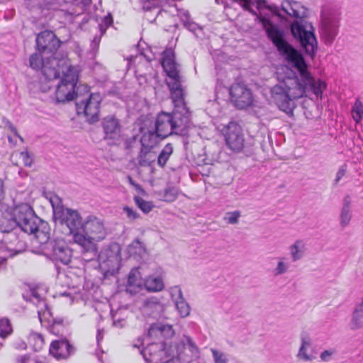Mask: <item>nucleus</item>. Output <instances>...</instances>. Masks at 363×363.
Returning <instances> with one entry per match:
<instances>
[{
    "instance_id": "55",
    "label": "nucleus",
    "mask_w": 363,
    "mask_h": 363,
    "mask_svg": "<svg viewBox=\"0 0 363 363\" xmlns=\"http://www.w3.org/2000/svg\"><path fill=\"white\" fill-rule=\"evenodd\" d=\"M123 211L125 213L127 217L131 220H135L139 217V214L128 206H125L123 208Z\"/></svg>"
},
{
    "instance_id": "62",
    "label": "nucleus",
    "mask_w": 363,
    "mask_h": 363,
    "mask_svg": "<svg viewBox=\"0 0 363 363\" xmlns=\"http://www.w3.org/2000/svg\"><path fill=\"white\" fill-rule=\"evenodd\" d=\"M266 1L264 0H257V8L260 10L266 6Z\"/></svg>"
},
{
    "instance_id": "25",
    "label": "nucleus",
    "mask_w": 363,
    "mask_h": 363,
    "mask_svg": "<svg viewBox=\"0 0 363 363\" xmlns=\"http://www.w3.org/2000/svg\"><path fill=\"white\" fill-rule=\"evenodd\" d=\"M144 284L145 281H143L138 269H132L128 277L126 291L131 294H135L142 289Z\"/></svg>"
},
{
    "instance_id": "38",
    "label": "nucleus",
    "mask_w": 363,
    "mask_h": 363,
    "mask_svg": "<svg viewBox=\"0 0 363 363\" xmlns=\"http://www.w3.org/2000/svg\"><path fill=\"white\" fill-rule=\"evenodd\" d=\"M290 267V263L288 259L285 257L278 258V262L273 272L275 276H280L286 274Z\"/></svg>"
},
{
    "instance_id": "60",
    "label": "nucleus",
    "mask_w": 363,
    "mask_h": 363,
    "mask_svg": "<svg viewBox=\"0 0 363 363\" xmlns=\"http://www.w3.org/2000/svg\"><path fill=\"white\" fill-rule=\"evenodd\" d=\"M100 41H101V37L95 36L94 38L91 45L93 50L95 51L98 49Z\"/></svg>"
},
{
    "instance_id": "6",
    "label": "nucleus",
    "mask_w": 363,
    "mask_h": 363,
    "mask_svg": "<svg viewBox=\"0 0 363 363\" xmlns=\"http://www.w3.org/2000/svg\"><path fill=\"white\" fill-rule=\"evenodd\" d=\"M67 60L63 57L57 58L48 57L39 53H33L29 58L30 66L35 70H41L45 78L51 81L60 77V67L66 64Z\"/></svg>"
},
{
    "instance_id": "32",
    "label": "nucleus",
    "mask_w": 363,
    "mask_h": 363,
    "mask_svg": "<svg viewBox=\"0 0 363 363\" xmlns=\"http://www.w3.org/2000/svg\"><path fill=\"white\" fill-rule=\"evenodd\" d=\"M290 255L293 262H296L303 258L305 254L306 245L303 240H297L289 247Z\"/></svg>"
},
{
    "instance_id": "52",
    "label": "nucleus",
    "mask_w": 363,
    "mask_h": 363,
    "mask_svg": "<svg viewBox=\"0 0 363 363\" xmlns=\"http://www.w3.org/2000/svg\"><path fill=\"white\" fill-rule=\"evenodd\" d=\"M113 23V17L109 13L106 16H105L103 19V24L99 25V28L101 34H104L106 32V28Z\"/></svg>"
},
{
    "instance_id": "19",
    "label": "nucleus",
    "mask_w": 363,
    "mask_h": 363,
    "mask_svg": "<svg viewBox=\"0 0 363 363\" xmlns=\"http://www.w3.org/2000/svg\"><path fill=\"white\" fill-rule=\"evenodd\" d=\"M177 357L189 362L199 357V349L196 342L189 337L184 335L177 346Z\"/></svg>"
},
{
    "instance_id": "14",
    "label": "nucleus",
    "mask_w": 363,
    "mask_h": 363,
    "mask_svg": "<svg viewBox=\"0 0 363 363\" xmlns=\"http://www.w3.org/2000/svg\"><path fill=\"white\" fill-rule=\"evenodd\" d=\"M36 49L38 51L43 55H48V57H58L57 53V50L61 45V40H60L55 34L50 30H44L37 35L36 39Z\"/></svg>"
},
{
    "instance_id": "51",
    "label": "nucleus",
    "mask_w": 363,
    "mask_h": 363,
    "mask_svg": "<svg viewBox=\"0 0 363 363\" xmlns=\"http://www.w3.org/2000/svg\"><path fill=\"white\" fill-rule=\"evenodd\" d=\"M308 348L301 345L297 354L298 358L303 361H312L313 357L308 354Z\"/></svg>"
},
{
    "instance_id": "12",
    "label": "nucleus",
    "mask_w": 363,
    "mask_h": 363,
    "mask_svg": "<svg viewBox=\"0 0 363 363\" xmlns=\"http://www.w3.org/2000/svg\"><path fill=\"white\" fill-rule=\"evenodd\" d=\"M17 227L21 231L28 233H34L38 228V223L41 219L38 217L33 208L28 204L23 203L16 207Z\"/></svg>"
},
{
    "instance_id": "33",
    "label": "nucleus",
    "mask_w": 363,
    "mask_h": 363,
    "mask_svg": "<svg viewBox=\"0 0 363 363\" xmlns=\"http://www.w3.org/2000/svg\"><path fill=\"white\" fill-rule=\"evenodd\" d=\"M35 235L36 238L40 243H44L45 245L47 242L52 239H50V227L47 222L41 220L38 223V230L33 233Z\"/></svg>"
},
{
    "instance_id": "40",
    "label": "nucleus",
    "mask_w": 363,
    "mask_h": 363,
    "mask_svg": "<svg viewBox=\"0 0 363 363\" xmlns=\"http://www.w3.org/2000/svg\"><path fill=\"white\" fill-rule=\"evenodd\" d=\"M175 307L182 318H186L189 315L191 307L185 300L184 297L182 300L174 302Z\"/></svg>"
},
{
    "instance_id": "42",
    "label": "nucleus",
    "mask_w": 363,
    "mask_h": 363,
    "mask_svg": "<svg viewBox=\"0 0 363 363\" xmlns=\"http://www.w3.org/2000/svg\"><path fill=\"white\" fill-rule=\"evenodd\" d=\"M352 116L354 121L358 123L361 121L363 116V104L357 99L352 108Z\"/></svg>"
},
{
    "instance_id": "11",
    "label": "nucleus",
    "mask_w": 363,
    "mask_h": 363,
    "mask_svg": "<svg viewBox=\"0 0 363 363\" xmlns=\"http://www.w3.org/2000/svg\"><path fill=\"white\" fill-rule=\"evenodd\" d=\"M46 255L52 261L68 265L73 257V250L63 239H52L44 247Z\"/></svg>"
},
{
    "instance_id": "13",
    "label": "nucleus",
    "mask_w": 363,
    "mask_h": 363,
    "mask_svg": "<svg viewBox=\"0 0 363 363\" xmlns=\"http://www.w3.org/2000/svg\"><path fill=\"white\" fill-rule=\"evenodd\" d=\"M100 267L108 273L113 274L120 268L121 261V247L113 244L102 250L98 255Z\"/></svg>"
},
{
    "instance_id": "58",
    "label": "nucleus",
    "mask_w": 363,
    "mask_h": 363,
    "mask_svg": "<svg viewBox=\"0 0 363 363\" xmlns=\"http://www.w3.org/2000/svg\"><path fill=\"white\" fill-rule=\"evenodd\" d=\"M301 345L306 347H310L312 344V341L311 337L306 334H302L301 336Z\"/></svg>"
},
{
    "instance_id": "17",
    "label": "nucleus",
    "mask_w": 363,
    "mask_h": 363,
    "mask_svg": "<svg viewBox=\"0 0 363 363\" xmlns=\"http://www.w3.org/2000/svg\"><path fill=\"white\" fill-rule=\"evenodd\" d=\"M102 127L104 138L109 145H117L121 142L122 126L118 118L113 116L105 117L102 121Z\"/></svg>"
},
{
    "instance_id": "39",
    "label": "nucleus",
    "mask_w": 363,
    "mask_h": 363,
    "mask_svg": "<svg viewBox=\"0 0 363 363\" xmlns=\"http://www.w3.org/2000/svg\"><path fill=\"white\" fill-rule=\"evenodd\" d=\"M189 13L188 11H183L181 12V20L183 22L184 26L192 33H195L200 28L199 25L194 21H191Z\"/></svg>"
},
{
    "instance_id": "15",
    "label": "nucleus",
    "mask_w": 363,
    "mask_h": 363,
    "mask_svg": "<svg viewBox=\"0 0 363 363\" xmlns=\"http://www.w3.org/2000/svg\"><path fill=\"white\" fill-rule=\"evenodd\" d=\"M82 233L86 239L96 242L104 240L107 235V231L101 218L89 215L84 220Z\"/></svg>"
},
{
    "instance_id": "7",
    "label": "nucleus",
    "mask_w": 363,
    "mask_h": 363,
    "mask_svg": "<svg viewBox=\"0 0 363 363\" xmlns=\"http://www.w3.org/2000/svg\"><path fill=\"white\" fill-rule=\"evenodd\" d=\"M59 69L60 74L62 72L64 77L57 84L55 97L57 103H65L72 101L74 99V94H76V96L78 95L77 92H75L77 76L74 67L71 66L67 60L66 64Z\"/></svg>"
},
{
    "instance_id": "57",
    "label": "nucleus",
    "mask_w": 363,
    "mask_h": 363,
    "mask_svg": "<svg viewBox=\"0 0 363 363\" xmlns=\"http://www.w3.org/2000/svg\"><path fill=\"white\" fill-rule=\"evenodd\" d=\"M2 122L4 124L5 128H8L15 135H18L17 129L9 119L3 118Z\"/></svg>"
},
{
    "instance_id": "16",
    "label": "nucleus",
    "mask_w": 363,
    "mask_h": 363,
    "mask_svg": "<svg viewBox=\"0 0 363 363\" xmlns=\"http://www.w3.org/2000/svg\"><path fill=\"white\" fill-rule=\"evenodd\" d=\"M222 131L225 143L231 150L239 152L243 149L245 139L240 125L231 121L223 127Z\"/></svg>"
},
{
    "instance_id": "50",
    "label": "nucleus",
    "mask_w": 363,
    "mask_h": 363,
    "mask_svg": "<svg viewBox=\"0 0 363 363\" xmlns=\"http://www.w3.org/2000/svg\"><path fill=\"white\" fill-rule=\"evenodd\" d=\"M347 170V164H344L342 166L340 167L338 169L336 174L335 178L333 181V186H337L340 180L342 179V177L346 174Z\"/></svg>"
},
{
    "instance_id": "56",
    "label": "nucleus",
    "mask_w": 363,
    "mask_h": 363,
    "mask_svg": "<svg viewBox=\"0 0 363 363\" xmlns=\"http://www.w3.org/2000/svg\"><path fill=\"white\" fill-rule=\"evenodd\" d=\"M18 362L19 363H43L30 355H24L18 358Z\"/></svg>"
},
{
    "instance_id": "20",
    "label": "nucleus",
    "mask_w": 363,
    "mask_h": 363,
    "mask_svg": "<svg viewBox=\"0 0 363 363\" xmlns=\"http://www.w3.org/2000/svg\"><path fill=\"white\" fill-rule=\"evenodd\" d=\"M16 207L10 208L6 205L0 206V234L4 235L16 230Z\"/></svg>"
},
{
    "instance_id": "53",
    "label": "nucleus",
    "mask_w": 363,
    "mask_h": 363,
    "mask_svg": "<svg viewBox=\"0 0 363 363\" xmlns=\"http://www.w3.org/2000/svg\"><path fill=\"white\" fill-rule=\"evenodd\" d=\"M335 352V349L325 350L320 353V358L323 362H329Z\"/></svg>"
},
{
    "instance_id": "30",
    "label": "nucleus",
    "mask_w": 363,
    "mask_h": 363,
    "mask_svg": "<svg viewBox=\"0 0 363 363\" xmlns=\"http://www.w3.org/2000/svg\"><path fill=\"white\" fill-rule=\"evenodd\" d=\"M145 308L152 317L157 318L164 311V305L157 298L152 297L145 301Z\"/></svg>"
},
{
    "instance_id": "44",
    "label": "nucleus",
    "mask_w": 363,
    "mask_h": 363,
    "mask_svg": "<svg viewBox=\"0 0 363 363\" xmlns=\"http://www.w3.org/2000/svg\"><path fill=\"white\" fill-rule=\"evenodd\" d=\"M54 213V219L57 218V213L64 211L65 208H64L62 205V201L60 198L56 195L52 196L50 199Z\"/></svg>"
},
{
    "instance_id": "21",
    "label": "nucleus",
    "mask_w": 363,
    "mask_h": 363,
    "mask_svg": "<svg viewBox=\"0 0 363 363\" xmlns=\"http://www.w3.org/2000/svg\"><path fill=\"white\" fill-rule=\"evenodd\" d=\"M75 351V348L66 338L51 342L49 352L57 359H67Z\"/></svg>"
},
{
    "instance_id": "1",
    "label": "nucleus",
    "mask_w": 363,
    "mask_h": 363,
    "mask_svg": "<svg viewBox=\"0 0 363 363\" xmlns=\"http://www.w3.org/2000/svg\"><path fill=\"white\" fill-rule=\"evenodd\" d=\"M233 1L238 2L244 10L248 11L257 17L279 54L297 71L292 76H286L282 82L271 88L272 99L279 108L291 116L296 106V99L306 96L310 92L315 94L317 98L321 99L326 84L320 79L316 81L312 77L303 55L285 39L284 32L268 18L258 15L251 8L252 0ZM216 2L220 4H223L224 1L216 0Z\"/></svg>"
},
{
    "instance_id": "46",
    "label": "nucleus",
    "mask_w": 363,
    "mask_h": 363,
    "mask_svg": "<svg viewBox=\"0 0 363 363\" xmlns=\"http://www.w3.org/2000/svg\"><path fill=\"white\" fill-rule=\"evenodd\" d=\"M210 350L212 353L214 363H228V359L224 352L215 348H211Z\"/></svg>"
},
{
    "instance_id": "10",
    "label": "nucleus",
    "mask_w": 363,
    "mask_h": 363,
    "mask_svg": "<svg viewBox=\"0 0 363 363\" xmlns=\"http://www.w3.org/2000/svg\"><path fill=\"white\" fill-rule=\"evenodd\" d=\"M26 248V242L18 236L16 230L4 235L0 234V254L4 255L2 261L6 262L7 258L23 253Z\"/></svg>"
},
{
    "instance_id": "22",
    "label": "nucleus",
    "mask_w": 363,
    "mask_h": 363,
    "mask_svg": "<svg viewBox=\"0 0 363 363\" xmlns=\"http://www.w3.org/2000/svg\"><path fill=\"white\" fill-rule=\"evenodd\" d=\"M140 130L143 133L139 140L142 147L153 149L158 142L163 139L151 125L141 126Z\"/></svg>"
},
{
    "instance_id": "27",
    "label": "nucleus",
    "mask_w": 363,
    "mask_h": 363,
    "mask_svg": "<svg viewBox=\"0 0 363 363\" xmlns=\"http://www.w3.org/2000/svg\"><path fill=\"white\" fill-rule=\"evenodd\" d=\"M349 327L352 331L363 328V303H357L354 308Z\"/></svg>"
},
{
    "instance_id": "43",
    "label": "nucleus",
    "mask_w": 363,
    "mask_h": 363,
    "mask_svg": "<svg viewBox=\"0 0 363 363\" xmlns=\"http://www.w3.org/2000/svg\"><path fill=\"white\" fill-rule=\"evenodd\" d=\"M179 189L176 186H169L164 189V201L167 202H172L175 201L179 195Z\"/></svg>"
},
{
    "instance_id": "28",
    "label": "nucleus",
    "mask_w": 363,
    "mask_h": 363,
    "mask_svg": "<svg viewBox=\"0 0 363 363\" xmlns=\"http://www.w3.org/2000/svg\"><path fill=\"white\" fill-rule=\"evenodd\" d=\"M156 158V152L152 149L140 147V150L137 157L138 164L140 167L150 166Z\"/></svg>"
},
{
    "instance_id": "54",
    "label": "nucleus",
    "mask_w": 363,
    "mask_h": 363,
    "mask_svg": "<svg viewBox=\"0 0 363 363\" xmlns=\"http://www.w3.org/2000/svg\"><path fill=\"white\" fill-rule=\"evenodd\" d=\"M21 157L26 167H31L33 164V158L28 151H23L20 153Z\"/></svg>"
},
{
    "instance_id": "3",
    "label": "nucleus",
    "mask_w": 363,
    "mask_h": 363,
    "mask_svg": "<svg viewBox=\"0 0 363 363\" xmlns=\"http://www.w3.org/2000/svg\"><path fill=\"white\" fill-rule=\"evenodd\" d=\"M174 106L172 113L162 111L158 113L154 123L150 125L164 139L172 135H185L191 125L190 114L184 101L179 104L172 99Z\"/></svg>"
},
{
    "instance_id": "5",
    "label": "nucleus",
    "mask_w": 363,
    "mask_h": 363,
    "mask_svg": "<svg viewBox=\"0 0 363 363\" xmlns=\"http://www.w3.org/2000/svg\"><path fill=\"white\" fill-rule=\"evenodd\" d=\"M57 218L55 220L56 226L60 227L62 233L67 235H72L74 242L77 237H84L82 233L84 220L77 210L65 208L64 211L57 213Z\"/></svg>"
},
{
    "instance_id": "2",
    "label": "nucleus",
    "mask_w": 363,
    "mask_h": 363,
    "mask_svg": "<svg viewBox=\"0 0 363 363\" xmlns=\"http://www.w3.org/2000/svg\"><path fill=\"white\" fill-rule=\"evenodd\" d=\"M268 9L281 18L288 20L281 13L282 11L289 17L296 18L291 23V33L304 49L306 54L312 57L317 48V41L313 26L303 18L305 14L303 7L298 2L284 1L281 8L268 6Z\"/></svg>"
},
{
    "instance_id": "49",
    "label": "nucleus",
    "mask_w": 363,
    "mask_h": 363,
    "mask_svg": "<svg viewBox=\"0 0 363 363\" xmlns=\"http://www.w3.org/2000/svg\"><path fill=\"white\" fill-rule=\"evenodd\" d=\"M169 294L174 303L184 298L182 289L179 286H174L169 288Z\"/></svg>"
},
{
    "instance_id": "29",
    "label": "nucleus",
    "mask_w": 363,
    "mask_h": 363,
    "mask_svg": "<svg viewBox=\"0 0 363 363\" xmlns=\"http://www.w3.org/2000/svg\"><path fill=\"white\" fill-rule=\"evenodd\" d=\"M44 306L45 308V311L43 313H41L40 311L38 312L39 320L40 323H43V316L47 318L48 323H52L51 325L52 332L58 335L60 332L58 327L63 328L62 320L60 318H53L49 307L45 303H44Z\"/></svg>"
},
{
    "instance_id": "9",
    "label": "nucleus",
    "mask_w": 363,
    "mask_h": 363,
    "mask_svg": "<svg viewBox=\"0 0 363 363\" xmlns=\"http://www.w3.org/2000/svg\"><path fill=\"white\" fill-rule=\"evenodd\" d=\"M340 16L335 10L325 9L322 12V22L320 35L322 41L327 45H331L339 32Z\"/></svg>"
},
{
    "instance_id": "64",
    "label": "nucleus",
    "mask_w": 363,
    "mask_h": 363,
    "mask_svg": "<svg viewBox=\"0 0 363 363\" xmlns=\"http://www.w3.org/2000/svg\"><path fill=\"white\" fill-rule=\"evenodd\" d=\"M31 295H32V297L33 298H35L37 301H40V295L38 294V293L36 291L33 290L31 291Z\"/></svg>"
},
{
    "instance_id": "45",
    "label": "nucleus",
    "mask_w": 363,
    "mask_h": 363,
    "mask_svg": "<svg viewBox=\"0 0 363 363\" xmlns=\"http://www.w3.org/2000/svg\"><path fill=\"white\" fill-rule=\"evenodd\" d=\"M135 202L138 208L145 213H148L152 209L153 206L150 202L146 201L140 196H135Z\"/></svg>"
},
{
    "instance_id": "36",
    "label": "nucleus",
    "mask_w": 363,
    "mask_h": 363,
    "mask_svg": "<svg viewBox=\"0 0 363 363\" xmlns=\"http://www.w3.org/2000/svg\"><path fill=\"white\" fill-rule=\"evenodd\" d=\"M28 342L34 351L40 350L44 345V340L42 335L34 332L30 333L28 337Z\"/></svg>"
},
{
    "instance_id": "8",
    "label": "nucleus",
    "mask_w": 363,
    "mask_h": 363,
    "mask_svg": "<svg viewBox=\"0 0 363 363\" xmlns=\"http://www.w3.org/2000/svg\"><path fill=\"white\" fill-rule=\"evenodd\" d=\"M101 96L98 94H89L82 99L77 95L75 105L77 115H83L89 123H94L99 119Z\"/></svg>"
},
{
    "instance_id": "24",
    "label": "nucleus",
    "mask_w": 363,
    "mask_h": 363,
    "mask_svg": "<svg viewBox=\"0 0 363 363\" xmlns=\"http://www.w3.org/2000/svg\"><path fill=\"white\" fill-rule=\"evenodd\" d=\"M164 354L162 342L149 343L147 347L143 349L141 354L146 362H151L160 360Z\"/></svg>"
},
{
    "instance_id": "63",
    "label": "nucleus",
    "mask_w": 363,
    "mask_h": 363,
    "mask_svg": "<svg viewBox=\"0 0 363 363\" xmlns=\"http://www.w3.org/2000/svg\"><path fill=\"white\" fill-rule=\"evenodd\" d=\"M150 363H174L173 358L162 361L160 359V360L151 362Z\"/></svg>"
},
{
    "instance_id": "59",
    "label": "nucleus",
    "mask_w": 363,
    "mask_h": 363,
    "mask_svg": "<svg viewBox=\"0 0 363 363\" xmlns=\"http://www.w3.org/2000/svg\"><path fill=\"white\" fill-rule=\"evenodd\" d=\"M137 140H138V135H133L130 138L128 139L125 141V148L126 149H132L135 146V144L137 143Z\"/></svg>"
},
{
    "instance_id": "18",
    "label": "nucleus",
    "mask_w": 363,
    "mask_h": 363,
    "mask_svg": "<svg viewBox=\"0 0 363 363\" xmlns=\"http://www.w3.org/2000/svg\"><path fill=\"white\" fill-rule=\"evenodd\" d=\"M230 95L233 104L240 109L249 107L253 101L251 91L246 86L240 83L231 86Z\"/></svg>"
},
{
    "instance_id": "37",
    "label": "nucleus",
    "mask_w": 363,
    "mask_h": 363,
    "mask_svg": "<svg viewBox=\"0 0 363 363\" xmlns=\"http://www.w3.org/2000/svg\"><path fill=\"white\" fill-rule=\"evenodd\" d=\"M172 152L173 147L172 144H167L162 150L159 155L157 156L158 165L161 167H164Z\"/></svg>"
},
{
    "instance_id": "47",
    "label": "nucleus",
    "mask_w": 363,
    "mask_h": 363,
    "mask_svg": "<svg viewBox=\"0 0 363 363\" xmlns=\"http://www.w3.org/2000/svg\"><path fill=\"white\" fill-rule=\"evenodd\" d=\"M241 216V213L239 211H235L232 212H228L225 213L224 220L227 223L235 225L238 223L239 218Z\"/></svg>"
},
{
    "instance_id": "31",
    "label": "nucleus",
    "mask_w": 363,
    "mask_h": 363,
    "mask_svg": "<svg viewBox=\"0 0 363 363\" xmlns=\"http://www.w3.org/2000/svg\"><path fill=\"white\" fill-rule=\"evenodd\" d=\"M158 4L157 0H152V3H151L150 1H147L145 2L143 5V9L146 11H155L156 13V17L154 18H152L150 16L147 14L146 18L150 21L153 22L157 20H160V18H165L169 16V13L167 11L164 10L159 9V8L157 6Z\"/></svg>"
},
{
    "instance_id": "48",
    "label": "nucleus",
    "mask_w": 363,
    "mask_h": 363,
    "mask_svg": "<svg viewBox=\"0 0 363 363\" xmlns=\"http://www.w3.org/2000/svg\"><path fill=\"white\" fill-rule=\"evenodd\" d=\"M12 331L11 325L8 319H2L0 322V335L4 338Z\"/></svg>"
},
{
    "instance_id": "23",
    "label": "nucleus",
    "mask_w": 363,
    "mask_h": 363,
    "mask_svg": "<svg viewBox=\"0 0 363 363\" xmlns=\"http://www.w3.org/2000/svg\"><path fill=\"white\" fill-rule=\"evenodd\" d=\"M82 248L83 259L86 261L94 259L97 256V246L96 242L86 239L84 237L77 236L75 242Z\"/></svg>"
},
{
    "instance_id": "34",
    "label": "nucleus",
    "mask_w": 363,
    "mask_h": 363,
    "mask_svg": "<svg viewBox=\"0 0 363 363\" xmlns=\"http://www.w3.org/2000/svg\"><path fill=\"white\" fill-rule=\"evenodd\" d=\"M352 218L350 200L348 196L345 198L343 206L340 216V223L342 227L345 228L350 224Z\"/></svg>"
},
{
    "instance_id": "61",
    "label": "nucleus",
    "mask_w": 363,
    "mask_h": 363,
    "mask_svg": "<svg viewBox=\"0 0 363 363\" xmlns=\"http://www.w3.org/2000/svg\"><path fill=\"white\" fill-rule=\"evenodd\" d=\"M5 196V191L4 186V182L0 179V202L4 199ZM1 205H4V203H0Z\"/></svg>"
},
{
    "instance_id": "41",
    "label": "nucleus",
    "mask_w": 363,
    "mask_h": 363,
    "mask_svg": "<svg viewBox=\"0 0 363 363\" xmlns=\"http://www.w3.org/2000/svg\"><path fill=\"white\" fill-rule=\"evenodd\" d=\"M128 252L131 255H138L142 257L145 253V248L142 242L135 240L128 246Z\"/></svg>"
},
{
    "instance_id": "35",
    "label": "nucleus",
    "mask_w": 363,
    "mask_h": 363,
    "mask_svg": "<svg viewBox=\"0 0 363 363\" xmlns=\"http://www.w3.org/2000/svg\"><path fill=\"white\" fill-rule=\"evenodd\" d=\"M144 286L148 291L152 292L160 291L164 289V283L160 277H148L145 281Z\"/></svg>"
},
{
    "instance_id": "4",
    "label": "nucleus",
    "mask_w": 363,
    "mask_h": 363,
    "mask_svg": "<svg viewBox=\"0 0 363 363\" xmlns=\"http://www.w3.org/2000/svg\"><path fill=\"white\" fill-rule=\"evenodd\" d=\"M162 65L167 73V84L170 90L172 99H176L179 104L184 98L182 76L180 74V65L175 62V55L172 50H166L162 52Z\"/></svg>"
},
{
    "instance_id": "26",
    "label": "nucleus",
    "mask_w": 363,
    "mask_h": 363,
    "mask_svg": "<svg viewBox=\"0 0 363 363\" xmlns=\"http://www.w3.org/2000/svg\"><path fill=\"white\" fill-rule=\"evenodd\" d=\"M147 335L149 337L154 338L160 337L170 338L174 335V330L170 325L157 323L150 325Z\"/></svg>"
}]
</instances>
